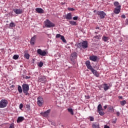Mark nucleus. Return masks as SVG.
Returning a JSON list of instances; mask_svg holds the SVG:
<instances>
[{
  "instance_id": "nucleus-3",
  "label": "nucleus",
  "mask_w": 128,
  "mask_h": 128,
  "mask_svg": "<svg viewBox=\"0 0 128 128\" xmlns=\"http://www.w3.org/2000/svg\"><path fill=\"white\" fill-rule=\"evenodd\" d=\"M22 92L26 96H28V90H30V86L28 84H23L22 85Z\"/></svg>"
},
{
  "instance_id": "nucleus-40",
  "label": "nucleus",
  "mask_w": 128,
  "mask_h": 128,
  "mask_svg": "<svg viewBox=\"0 0 128 128\" xmlns=\"http://www.w3.org/2000/svg\"><path fill=\"white\" fill-rule=\"evenodd\" d=\"M19 108H20V110H22V108H24V104H20Z\"/></svg>"
},
{
  "instance_id": "nucleus-47",
  "label": "nucleus",
  "mask_w": 128,
  "mask_h": 128,
  "mask_svg": "<svg viewBox=\"0 0 128 128\" xmlns=\"http://www.w3.org/2000/svg\"><path fill=\"white\" fill-rule=\"evenodd\" d=\"M104 128H110V126H104Z\"/></svg>"
},
{
  "instance_id": "nucleus-28",
  "label": "nucleus",
  "mask_w": 128,
  "mask_h": 128,
  "mask_svg": "<svg viewBox=\"0 0 128 128\" xmlns=\"http://www.w3.org/2000/svg\"><path fill=\"white\" fill-rule=\"evenodd\" d=\"M102 40L104 42H108V38L106 36H103L102 38Z\"/></svg>"
},
{
  "instance_id": "nucleus-56",
  "label": "nucleus",
  "mask_w": 128,
  "mask_h": 128,
  "mask_svg": "<svg viewBox=\"0 0 128 128\" xmlns=\"http://www.w3.org/2000/svg\"><path fill=\"white\" fill-rule=\"evenodd\" d=\"M73 62L74 64V62Z\"/></svg>"
},
{
  "instance_id": "nucleus-37",
  "label": "nucleus",
  "mask_w": 128,
  "mask_h": 128,
  "mask_svg": "<svg viewBox=\"0 0 128 128\" xmlns=\"http://www.w3.org/2000/svg\"><path fill=\"white\" fill-rule=\"evenodd\" d=\"M9 128H14V123H12L10 124Z\"/></svg>"
},
{
  "instance_id": "nucleus-50",
  "label": "nucleus",
  "mask_w": 128,
  "mask_h": 128,
  "mask_svg": "<svg viewBox=\"0 0 128 128\" xmlns=\"http://www.w3.org/2000/svg\"><path fill=\"white\" fill-rule=\"evenodd\" d=\"M94 12H96V14L98 12V10H94Z\"/></svg>"
},
{
  "instance_id": "nucleus-27",
  "label": "nucleus",
  "mask_w": 128,
  "mask_h": 128,
  "mask_svg": "<svg viewBox=\"0 0 128 128\" xmlns=\"http://www.w3.org/2000/svg\"><path fill=\"white\" fill-rule=\"evenodd\" d=\"M68 110L72 116H74V110L72 108H68Z\"/></svg>"
},
{
  "instance_id": "nucleus-51",
  "label": "nucleus",
  "mask_w": 128,
  "mask_h": 128,
  "mask_svg": "<svg viewBox=\"0 0 128 128\" xmlns=\"http://www.w3.org/2000/svg\"><path fill=\"white\" fill-rule=\"evenodd\" d=\"M106 108H108V106L106 105L105 106H104V110H106Z\"/></svg>"
},
{
  "instance_id": "nucleus-17",
  "label": "nucleus",
  "mask_w": 128,
  "mask_h": 128,
  "mask_svg": "<svg viewBox=\"0 0 128 128\" xmlns=\"http://www.w3.org/2000/svg\"><path fill=\"white\" fill-rule=\"evenodd\" d=\"M36 11L38 14H44V10H42V8H36Z\"/></svg>"
},
{
  "instance_id": "nucleus-10",
  "label": "nucleus",
  "mask_w": 128,
  "mask_h": 128,
  "mask_svg": "<svg viewBox=\"0 0 128 128\" xmlns=\"http://www.w3.org/2000/svg\"><path fill=\"white\" fill-rule=\"evenodd\" d=\"M38 82L44 84L46 82V76H41L38 78Z\"/></svg>"
},
{
  "instance_id": "nucleus-41",
  "label": "nucleus",
  "mask_w": 128,
  "mask_h": 128,
  "mask_svg": "<svg viewBox=\"0 0 128 128\" xmlns=\"http://www.w3.org/2000/svg\"><path fill=\"white\" fill-rule=\"evenodd\" d=\"M26 108H28V110H30V104H26Z\"/></svg>"
},
{
  "instance_id": "nucleus-4",
  "label": "nucleus",
  "mask_w": 128,
  "mask_h": 128,
  "mask_svg": "<svg viewBox=\"0 0 128 128\" xmlns=\"http://www.w3.org/2000/svg\"><path fill=\"white\" fill-rule=\"evenodd\" d=\"M44 24L46 28H54L56 26V24L50 22L48 19L44 21Z\"/></svg>"
},
{
  "instance_id": "nucleus-45",
  "label": "nucleus",
  "mask_w": 128,
  "mask_h": 128,
  "mask_svg": "<svg viewBox=\"0 0 128 128\" xmlns=\"http://www.w3.org/2000/svg\"><path fill=\"white\" fill-rule=\"evenodd\" d=\"M120 112H116V116H120Z\"/></svg>"
},
{
  "instance_id": "nucleus-12",
  "label": "nucleus",
  "mask_w": 128,
  "mask_h": 128,
  "mask_svg": "<svg viewBox=\"0 0 128 128\" xmlns=\"http://www.w3.org/2000/svg\"><path fill=\"white\" fill-rule=\"evenodd\" d=\"M50 109H49L44 112H42L40 114H42V116H44V118H48L50 114Z\"/></svg>"
},
{
  "instance_id": "nucleus-18",
  "label": "nucleus",
  "mask_w": 128,
  "mask_h": 128,
  "mask_svg": "<svg viewBox=\"0 0 128 128\" xmlns=\"http://www.w3.org/2000/svg\"><path fill=\"white\" fill-rule=\"evenodd\" d=\"M103 88L104 92H106V90H110V86H108L107 84H103Z\"/></svg>"
},
{
  "instance_id": "nucleus-49",
  "label": "nucleus",
  "mask_w": 128,
  "mask_h": 128,
  "mask_svg": "<svg viewBox=\"0 0 128 128\" xmlns=\"http://www.w3.org/2000/svg\"><path fill=\"white\" fill-rule=\"evenodd\" d=\"M118 98L120 100H122V96H120Z\"/></svg>"
},
{
  "instance_id": "nucleus-35",
  "label": "nucleus",
  "mask_w": 128,
  "mask_h": 128,
  "mask_svg": "<svg viewBox=\"0 0 128 128\" xmlns=\"http://www.w3.org/2000/svg\"><path fill=\"white\" fill-rule=\"evenodd\" d=\"M42 66H44V62H40L38 64V66H40V68H42Z\"/></svg>"
},
{
  "instance_id": "nucleus-24",
  "label": "nucleus",
  "mask_w": 128,
  "mask_h": 128,
  "mask_svg": "<svg viewBox=\"0 0 128 128\" xmlns=\"http://www.w3.org/2000/svg\"><path fill=\"white\" fill-rule=\"evenodd\" d=\"M10 28H14L16 26V24L14 22H12L9 24Z\"/></svg>"
},
{
  "instance_id": "nucleus-6",
  "label": "nucleus",
  "mask_w": 128,
  "mask_h": 128,
  "mask_svg": "<svg viewBox=\"0 0 128 128\" xmlns=\"http://www.w3.org/2000/svg\"><path fill=\"white\" fill-rule=\"evenodd\" d=\"M8 102L7 100H1L0 102V108H6V106H8Z\"/></svg>"
},
{
  "instance_id": "nucleus-13",
  "label": "nucleus",
  "mask_w": 128,
  "mask_h": 128,
  "mask_svg": "<svg viewBox=\"0 0 128 128\" xmlns=\"http://www.w3.org/2000/svg\"><path fill=\"white\" fill-rule=\"evenodd\" d=\"M120 8H122V6L119 5L115 8L114 9V12L116 14H118L119 12H120Z\"/></svg>"
},
{
  "instance_id": "nucleus-32",
  "label": "nucleus",
  "mask_w": 128,
  "mask_h": 128,
  "mask_svg": "<svg viewBox=\"0 0 128 128\" xmlns=\"http://www.w3.org/2000/svg\"><path fill=\"white\" fill-rule=\"evenodd\" d=\"M118 4H120V3L118 2H115L114 3V6H120Z\"/></svg>"
},
{
  "instance_id": "nucleus-54",
  "label": "nucleus",
  "mask_w": 128,
  "mask_h": 128,
  "mask_svg": "<svg viewBox=\"0 0 128 128\" xmlns=\"http://www.w3.org/2000/svg\"><path fill=\"white\" fill-rule=\"evenodd\" d=\"M66 3L65 2H62L61 4H64Z\"/></svg>"
},
{
  "instance_id": "nucleus-23",
  "label": "nucleus",
  "mask_w": 128,
  "mask_h": 128,
  "mask_svg": "<svg viewBox=\"0 0 128 128\" xmlns=\"http://www.w3.org/2000/svg\"><path fill=\"white\" fill-rule=\"evenodd\" d=\"M18 90L19 94H22V86H18Z\"/></svg>"
},
{
  "instance_id": "nucleus-44",
  "label": "nucleus",
  "mask_w": 128,
  "mask_h": 128,
  "mask_svg": "<svg viewBox=\"0 0 128 128\" xmlns=\"http://www.w3.org/2000/svg\"><path fill=\"white\" fill-rule=\"evenodd\" d=\"M121 18H126V15H124V14H122V15L121 16Z\"/></svg>"
},
{
  "instance_id": "nucleus-55",
  "label": "nucleus",
  "mask_w": 128,
  "mask_h": 128,
  "mask_svg": "<svg viewBox=\"0 0 128 128\" xmlns=\"http://www.w3.org/2000/svg\"><path fill=\"white\" fill-rule=\"evenodd\" d=\"M95 34H98V32H95Z\"/></svg>"
},
{
  "instance_id": "nucleus-33",
  "label": "nucleus",
  "mask_w": 128,
  "mask_h": 128,
  "mask_svg": "<svg viewBox=\"0 0 128 128\" xmlns=\"http://www.w3.org/2000/svg\"><path fill=\"white\" fill-rule=\"evenodd\" d=\"M18 58H19L18 55L15 54L13 56V59L14 60H18Z\"/></svg>"
},
{
  "instance_id": "nucleus-26",
  "label": "nucleus",
  "mask_w": 128,
  "mask_h": 128,
  "mask_svg": "<svg viewBox=\"0 0 128 128\" xmlns=\"http://www.w3.org/2000/svg\"><path fill=\"white\" fill-rule=\"evenodd\" d=\"M69 23L71 26H76L78 24L76 22L74 21H70Z\"/></svg>"
},
{
  "instance_id": "nucleus-43",
  "label": "nucleus",
  "mask_w": 128,
  "mask_h": 128,
  "mask_svg": "<svg viewBox=\"0 0 128 128\" xmlns=\"http://www.w3.org/2000/svg\"><path fill=\"white\" fill-rule=\"evenodd\" d=\"M112 124H116V118H115L114 120L112 122Z\"/></svg>"
},
{
  "instance_id": "nucleus-19",
  "label": "nucleus",
  "mask_w": 128,
  "mask_h": 128,
  "mask_svg": "<svg viewBox=\"0 0 128 128\" xmlns=\"http://www.w3.org/2000/svg\"><path fill=\"white\" fill-rule=\"evenodd\" d=\"M108 110L110 112H114V109L112 106H110L108 108Z\"/></svg>"
},
{
  "instance_id": "nucleus-7",
  "label": "nucleus",
  "mask_w": 128,
  "mask_h": 128,
  "mask_svg": "<svg viewBox=\"0 0 128 128\" xmlns=\"http://www.w3.org/2000/svg\"><path fill=\"white\" fill-rule=\"evenodd\" d=\"M37 100V104L38 106H44V98L42 96H38Z\"/></svg>"
},
{
  "instance_id": "nucleus-9",
  "label": "nucleus",
  "mask_w": 128,
  "mask_h": 128,
  "mask_svg": "<svg viewBox=\"0 0 128 128\" xmlns=\"http://www.w3.org/2000/svg\"><path fill=\"white\" fill-rule=\"evenodd\" d=\"M76 58H78V53L76 52H73L70 56V60L72 62H74V60H76Z\"/></svg>"
},
{
  "instance_id": "nucleus-22",
  "label": "nucleus",
  "mask_w": 128,
  "mask_h": 128,
  "mask_svg": "<svg viewBox=\"0 0 128 128\" xmlns=\"http://www.w3.org/2000/svg\"><path fill=\"white\" fill-rule=\"evenodd\" d=\"M92 128H100V124L98 123H94L92 125Z\"/></svg>"
},
{
  "instance_id": "nucleus-15",
  "label": "nucleus",
  "mask_w": 128,
  "mask_h": 128,
  "mask_svg": "<svg viewBox=\"0 0 128 128\" xmlns=\"http://www.w3.org/2000/svg\"><path fill=\"white\" fill-rule=\"evenodd\" d=\"M90 60H92V62H96L98 60V56H90Z\"/></svg>"
},
{
  "instance_id": "nucleus-8",
  "label": "nucleus",
  "mask_w": 128,
  "mask_h": 128,
  "mask_svg": "<svg viewBox=\"0 0 128 128\" xmlns=\"http://www.w3.org/2000/svg\"><path fill=\"white\" fill-rule=\"evenodd\" d=\"M98 110L100 116H104V112L102 111V110H104V109H102V106L101 104H98Z\"/></svg>"
},
{
  "instance_id": "nucleus-11",
  "label": "nucleus",
  "mask_w": 128,
  "mask_h": 128,
  "mask_svg": "<svg viewBox=\"0 0 128 128\" xmlns=\"http://www.w3.org/2000/svg\"><path fill=\"white\" fill-rule=\"evenodd\" d=\"M37 53L38 54H40V56H44L46 54V50H42L41 49H38L37 50Z\"/></svg>"
},
{
  "instance_id": "nucleus-46",
  "label": "nucleus",
  "mask_w": 128,
  "mask_h": 128,
  "mask_svg": "<svg viewBox=\"0 0 128 128\" xmlns=\"http://www.w3.org/2000/svg\"><path fill=\"white\" fill-rule=\"evenodd\" d=\"M25 78H26V80H29V78H30V76H26Z\"/></svg>"
},
{
  "instance_id": "nucleus-1",
  "label": "nucleus",
  "mask_w": 128,
  "mask_h": 128,
  "mask_svg": "<svg viewBox=\"0 0 128 128\" xmlns=\"http://www.w3.org/2000/svg\"><path fill=\"white\" fill-rule=\"evenodd\" d=\"M85 64L87 68H88V70H91L93 74H94L95 76H96V78H98V76H100V74L98 72V71H96V70L92 68V66L90 65V60H86L85 62Z\"/></svg>"
},
{
  "instance_id": "nucleus-25",
  "label": "nucleus",
  "mask_w": 128,
  "mask_h": 128,
  "mask_svg": "<svg viewBox=\"0 0 128 128\" xmlns=\"http://www.w3.org/2000/svg\"><path fill=\"white\" fill-rule=\"evenodd\" d=\"M24 56L26 58V60H30V54L26 52H24Z\"/></svg>"
},
{
  "instance_id": "nucleus-21",
  "label": "nucleus",
  "mask_w": 128,
  "mask_h": 128,
  "mask_svg": "<svg viewBox=\"0 0 128 128\" xmlns=\"http://www.w3.org/2000/svg\"><path fill=\"white\" fill-rule=\"evenodd\" d=\"M22 120H24V118L23 116H20L18 118L17 122L18 124L19 122H22Z\"/></svg>"
},
{
  "instance_id": "nucleus-38",
  "label": "nucleus",
  "mask_w": 128,
  "mask_h": 128,
  "mask_svg": "<svg viewBox=\"0 0 128 128\" xmlns=\"http://www.w3.org/2000/svg\"><path fill=\"white\" fill-rule=\"evenodd\" d=\"M78 16H76L73 18L74 20H78Z\"/></svg>"
},
{
  "instance_id": "nucleus-42",
  "label": "nucleus",
  "mask_w": 128,
  "mask_h": 128,
  "mask_svg": "<svg viewBox=\"0 0 128 128\" xmlns=\"http://www.w3.org/2000/svg\"><path fill=\"white\" fill-rule=\"evenodd\" d=\"M85 98L87 100H90V96H85Z\"/></svg>"
},
{
  "instance_id": "nucleus-30",
  "label": "nucleus",
  "mask_w": 128,
  "mask_h": 128,
  "mask_svg": "<svg viewBox=\"0 0 128 128\" xmlns=\"http://www.w3.org/2000/svg\"><path fill=\"white\" fill-rule=\"evenodd\" d=\"M94 38H96V40H100V38H102V35L100 34L98 36L96 35V36H94Z\"/></svg>"
},
{
  "instance_id": "nucleus-36",
  "label": "nucleus",
  "mask_w": 128,
  "mask_h": 128,
  "mask_svg": "<svg viewBox=\"0 0 128 128\" xmlns=\"http://www.w3.org/2000/svg\"><path fill=\"white\" fill-rule=\"evenodd\" d=\"M62 36L60 35V34H57L56 35V38H62Z\"/></svg>"
},
{
  "instance_id": "nucleus-2",
  "label": "nucleus",
  "mask_w": 128,
  "mask_h": 128,
  "mask_svg": "<svg viewBox=\"0 0 128 128\" xmlns=\"http://www.w3.org/2000/svg\"><path fill=\"white\" fill-rule=\"evenodd\" d=\"M78 48H88V41L85 40L82 42L76 44H75Z\"/></svg>"
},
{
  "instance_id": "nucleus-16",
  "label": "nucleus",
  "mask_w": 128,
  "mask_h": 128,
  "mask_svg": "<svg viewBox=\"0 0 128 128\" xmlns=\"http://www.w3.org/2000/svg\"><path fill=\"white\" fill-rule=\"evenodd\" d=\"M36 38V36H34L32 38L30 42V44H32V46H34Z\"/></svg>"
},
{
  "instance_id": "nucleus-31",
  "label": "nucleus",
  "mask_w": 128,
  "mask_h": 128,
  "mask_svg": "<svg viewBox=\"0 0 128 128\" xmlns=\"http://www.w3.org/2000/svg\"><path fill=\"white\" fill-rule=\"evenodd\" d=\"M60 40H62L63 42H66V40L64 38V36H61Z\"/></svg>"
},
{
  "instance_id": "nucleus-48",
  "label": "nucleus",
  "mask_w": 128,
  "mask_h": 128,
  "mask_svg": "<svg viewBox=\"0 0 128 128\" xmlns=\"http://www.w3.org/2000/svg\"><path fill=\"white\" fill-rule=\"evenodd\" d=\"M14 88V85H12L10 86V88Z\"/></svg>"
},
{
  "instance_id": "nucleus-53",
  "label": "nucleus",
  "mask_w": 128,
  "mask_h": 128,
  "mask_svg": "<svg viewBox=\"0 0 128 128\" xmlns=\"http://www.w3.org/2000/svg\"><path fill=\"white\" fill-rule=\"evenodd\" d=\"M96 30H100V27H96Z\"/></svg>"
},
{
  "instance_id": "nucleus-20",
  "label": "nucleus",
  "mask_w": 128,
  "mask_h": 128,
  "mask_svg": "<svg viewBox=\"0 0 128 128\" xmlns=\"http://www.w3.org/2000/svg\"><path fill=\"white\" fill-rule=\"evenodd\" d=\"M66 20H72V13H68L66 16Z\"/></svg>"
},
{
  "instance_id": "nucleus-34",
  "label": "nucleus",
  "mask_w": 128,
  "mask_h": 128,
  "mask_svg": "<svg viewBox=\"0 0 128 128\" xmlns=\"http://www.w3.org/2000/svg\"><path fill=\"white\" fill-rule=\"evenodd\" d=\"M68 10L70 12H74L75 10L74 8H68Z\"/></svg>"
},
{
  "instance_id": "nucleus-5",
  "label": "nucleus",
  "mask_w": 128,
  "mask_h": 128,
  "mask_svg": "<svg viewBox=\"0 0 128 128\" xmlns=\"http://www.w3.org/2000/svg\"><path fill=\"white\" fill-rule=\"evenodd\" d=\"M96 16H98L101 20H103L106 18V14L104 11H98L97 13H96Z\"/></svg>"
},
{
  "instance_id": "nucleus-52",
  "label": "nucleus",
  "mask_w": 128,
  "mask_h": 128,
  "mask_svg": "<svg viewBox=\"0 0 128 128\" xmlns=\"http://www.w3.org/2000/svg\"><path fill=\"white\" fill-rule=\"evenodd\" d=\"M126 24H128V19H126Z\"/></svg>"
},
{
  "instance_id": "nucleus-29",
  "label": "nucleus",
  "mask_w": 128,
  "mask_h": 128,
  "mask_svg": "<svg viewBox=\"0 0 128 128\" xmlns=\"http://www.w3.org/2000/svg\"><path fill=\"white\" fill-rule=\"evenodd\" d=\"M120 104L121 106H124L126 104V100H122L120 102Z\"/></svg>"
},
{
  "instance_id": "nucleus-14",
  "label": "nucleus",
  "mask_w": 128,
  "mask_h": 128,
  "mask_svg": "<svg viewBox=\"0 0 128 128\" xmlns=\"http://www.w3.org/2000/svg\"><path fill=\"white\" fill-rule=\"evenodd\" d=\"M13 11L16 14H22V10L21 9L14 8L13 9Z\"/></svg>"
},
{
  "instance_id": "nucleus-39",
  "label": "nucleus",
  "mask_w": 128,
  "mask_h": 128,
  "mask_svg": "<svg viewBox=\"0 0 128 128\" xmlns=\"http://www.w3.org/2000/svg\"><path fill=\"white\" fill-rule=\"evenodd\" d=\"M90 122H94V117L92 116H90Z\"/></svg>"
}]
</instances>
